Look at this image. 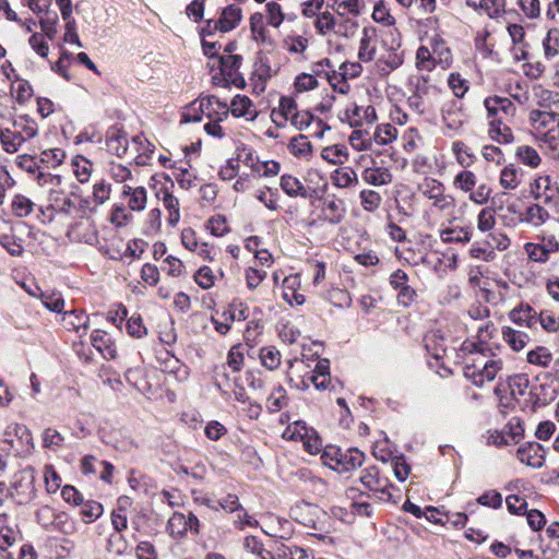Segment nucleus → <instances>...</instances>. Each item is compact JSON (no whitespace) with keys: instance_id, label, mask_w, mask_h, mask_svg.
Returning <instances> with one entry per match:
<instances>
[{"instance_id":"18","label":"nucleus","mask_w":559,"mask_h":559,"mask_svg":"<svg viewBox=\"0 0 559 559\" xmlns=\"http://www.w3.org/2000/svg\"><path fill=\"white\" fill-rule=\"evenodd\" d=\"M425 347L427 352L436 359L442 358L447 353V342L440 330L428 332L425 337Z\"/></svg>"},{"instance_id":"19","label":"nucleus","mask_w":559,"mask_h":559,"mask_svg":"<svg viewBox=\"0 0 559 559\" xmlns=\"http://www.w3.org/2000/svg\"><path fill=\"white\" fill-rule=\"evenodd\" d=\"M40 437L41 445L45 450L57 453L66 448V437L56 428H45Z\"/></svg>"},{"instance_id":"52","label":"nucleus","mask_w":559,"mask_h":559,"mask_svg":"<svg viewBox=\"0 0 559 559\" xmlns=\"http://www.w3.org/2000/svg\"><path fill=\"white\" fill-rule=\"evenodd\" d=\"M66 158V153L61 148L45 150L40 154V162L47 164L48 167H58Z\"/></svg>"},{"instance_id":"9","label":"nucleus","mask_w":559,"mask_h":559,"mask_svg":"<svg viewBox=\"0 0 559 559\" xmlns=\"http://www.w3.org/2000/svg\"><path fill=\"white\" fill-rule=\"evenodd\" d=\"M241 17V9L235 4H230L223 10L218 20H209L207 27H213L214 29L227 33L239 24Z\"/></svg>"},{"instance_id":"6","label":"nucleus","mask_w":559,"mask_h":559,"mask_svg":"<svg viewBox=\"0 0 559 559\" xmlns=\"http://www.w3.org/2000/svg\"><path fill=\"white\" fill-rule=\"evenodd\" d=\"M35 475L33 468H25L14 476L11 489V499L19 506L31 503L36 497Z\"/></svg>"},{"instance_id":"40","label":"nucleus","mask_w":559,"mask_h":559,"mask_svg":"<svg viewBox=\"0 0 559 559\" xmlns=\"http://www.w3.org/2000/svg\"><path fill=\"white\" fill-rule=\"evenodd\" d=\"M396 136V128L390 123H385L377 127L373 134V140L379 145H386L395 140Z\"/></svg>"},{"instance_id":"58","label":"nucleus","mask_w":559,"mask_h":559,"mask_svg":"<svg viewBox=\"0 0 559 559\" xmlns=\"http://www.w3.org/2000/svg\"><path fill=\"white\" fill-rule=\"evenodd\" d=\"M127 332L135 338H142L147 334V330L139 314H133L127 320Z\"/></svg>"},{"instance_id":"37","label":"nucleus","mask_w":559,"mask_h":559,"mask_svg":"<svg viewBox=\"0 0 559 559\" xmlns=\"http://www.w3.org/2000/svg\"><path fill=\"white\" fill-rule=\"evenodd\" d=\"M496 225V210L491 206L484 207L477 215V229L480 233H488Z\"/></svg>"},{"instance_id":"56","label":"nucleus","mask_w":559,"mask_h":559,"mask_svg":"<svg viewBox=\"0 0 559 559\" xmlns=\"http://www.w3.org/2000/svg\"><path fill=\"white\" fill-rule=\"evenodd\" d=\"M146 190L144 187H136L129 198L128 206L131 211H143L146 206Z\"/></svg>"},{"instance_id":"26","label":"nucleus","mask_w":559,"mask_h":559,"mask_svg":"<svg viewBox=\"0 0 559 559\" xmlns=\"http://www.w3.org/2000/svg\"><path fill=\"white\" fill-rule=\"evenodd\" d=\"M353 117L349 115V110H346V116L350 119V126L361 124L364 119L367 123H372L377 119L376 109L372 106L360 107L355 106L353 109Z\"/></svg>"},{"instance_id":"49","label":"nucleus","mask_w":559,"mask_h":559,"mask_svg":"<svg viewBox=\"0 0 559 559\" xmlns=\"http://www.w3.org/2000/svg\"><path fill=\"white\" fill-rule=\"evenodd\" d=\"M524 250L530 260L538 263H545L549 260L547 249L542 243L527 242L524 246Z\"/></svg>"},{"instance_id":"22","label":"nucleus","mask_w":559,"mask_h":559,"mask_svg":"<svg viewBox=\"0 0 559 559\" xmlns=\"http://www.w3.org/2000/svg\"><path fill=\"white\" fill-rule=\"evenodd\" d=\"M280 186L282 190L292 198H311V194L308 192V189L301 183V181L292 176V175H283L281 177Z\"/></svg>"},{"instance_id":"3","label":"nucleus","mask_w":559,"mask_h":559,"mask_svg":"<svg viewBox=\"0 0 559 559\" xmlns=\"http://www.w3.org/2000/svg\"><path fill=\"white\" fill-rule=\"evenodd\" d=\"M543 109H533L528 121L537 132L539 141L555 148L559 142V115L542 105Z\"/></svg>"},{"instance_id":"35","label":"nucleus","mask_w":559,"mask_h":559,"mask_svg":"<svg viewBox=\"0 0 559 559\" xmlns=\"http://www.w3.org/2000/svg\"><path fill=\"white\" fill-rule=\"evenodd\" d=\"M515 156L518 159L532 168H536L539 166L542 158L538 155L537 151L528 145H522L516 148Z\"/></svg>"},{"instance_id":"7","label":"nucleus","mask_w":559,"mask_h":559,"mask_svg":"<svg viewBox=\"0 0 559 559\" xmlns=\"http://www.w3.org/2000/svg\"><path fill=\"white\" fill-rule=\"evenodd\" d=\"M489 121L499 120L509 123L516 112V106L507 97H487L484 102Z\"/></svg>"},{"instance_id":"38","label":"nucleus","mask_w":559,"mask_h":559,"mask_svg":"<svg viewBox=\"0 0 559 559\" xmlns=\"http://www.w3.org/2000/svg\"><path fill=\"white\" fill-rule=\"evenodd\" d=\"M81 506L82 508L80 510V515L85 523H92L96 521L104 511L102 503L94 500L83 502Z\"/></svg>"},{"instance_id":"36","label":"nucleus","mask_w":559,"mask_h":559,"mask_svg":"<svg viewBox=\"0 0 559 559\" xmlns=\"http://www.w3.org/2000/svg\"><path fill=\"white\" fill-rule=\"evenodd\" d=\"M520 182V170L514 165L510 164L501 170L500 185L504 189L514 190L519 187Z\"/></svg>"},{"instance_id":"46","label":"nucleus","mask_w":559,"mask_h":559,"mask_svg":"<svg viewBox=\"0 0 559 559\" xmlns=\"http://www.w3.org/2000/svg\"><path fill=\"white\" fill-rule=\"evenodd\" d=\"M222 316L226 321H245L249 317V307L242 302H233Z\"/></svg>"},{"instance_id":"54","label":"nucleus","mask_w":559,"mask_h":559,"mask_svg":"<svg viewBox=\"0 0 559 559\" xmlns=\"http://www.w3.org/2000/svg\"><path fill=\"white\" fill-rule=\"evenodd\" d=\"M321 156L331 164H342L346 158V148L344 146H328L322 150Z\"/></svg>"},{"instance_id":"31","label":"nucleus","mask_w":559,"mask_h":559,"mask_svg":"<svg viewBox=\"0 0 559 559\" xmlns=\"http://www.w3.org/2000/svg\"><path fill=\"white\" fill-rule=\"evenodd\" d=\"M332 181L338 188H348L358 182V177L352 168L342 167L334 171Z\"/></svg>"},{"instance_id":"55","label":"nucleus","mask_w":559,"mask_h":559,"mask_svg":"<svg viewBox=\"0 0 559 559\" xmlns=\"http://www.w3.org/2000/svg\"><path fill=\"white\" fill-rule=\"evenodd\" d=\"M467 5L481 9L491 19L498 17L503 11L502 5L497 0H480L479 3L468 1Z\"/></svg>"},{"instance_id":"50","label":"nucleus","mask_w":559,"mask_h":559,"mask_svg":"<svg viewBox=\"0 0 559 559\" xmlns=\"http://www.w3.org/2000/svg\"><path fill=\"white\" fill-rule=\"evenodd\" d=\"M469 255L485 262H491L496 259L495 251L484 241V243L474 242L469 248Z\"/></svg>"},{"instance_id":"43","label":"nucleus","mask_w":559,"mask_h":559,"mask_svg":"<svg viewBox=\"0 0 559 559\" xmlns=\"http://www.w3.org/2000/svg\"><path fill=\"white\" fill-rule=\"evenodd\" d=\"M548 217L549 214L543 206L533 204L527 207L524 221L534 226H540L547 221Z\"/></svg>"},{"instance_id":"28","label":"nucleus","mask_w":559,"mask_h":559,"mask_svg":"<svg viewBox=\"0 0 559 559\" xmlns=\"http://www.w3.org/2000/svg\"><path fill=\"white\" fill-rule=\"evenodd\" d=\"M71 166L75 177L81 183H85L90 180L93 165L87 158L78 155L72 159Z\"/></svg>"},{"instance_id":"14","label":"nucleus","mask_w":559,"mask_h":559,"mask_svg":"<svg viewBox=\"0 0 559 559\" xmlns=\"http://www.w3.org/2000/svg\"><path fill=\"white\" fill-rule=\"evenodd\" d=\"M199 108L209 119H226L229 115L227 104L214 95L202 98Z\"/></svg>"},{"instance_id":"17","label":"nucleus","mask_w":559,"mask_h":559,"mask_svg":"<svg viewBox=\"0 0 559 559\" xmlns=\"http://www.w3.org/2000/svg\"><path fill=\"white\" fill-rule=\"evenodd\" d=\"M298 111L297 103L294 98L282 96L280 98L278 107L272 110L271 118L278 128H283L284 122H277V117L283 118L284 121H290Z\"/></svg>"},{"instance_id":"12","label":"nucleus","mask_w":559,"mask_h":559,"mask_svg":"<svg viewBox=\"0 0 559 559\" xmlns=\"http://www.w3.org/2000/svg\"><path fill=\"white\" fill-rule=\"evenodd\" d=\"M93 347L107 360L117 357V347L111 336L104 330L96 329L91 334Z\"/></svg>"},{"instance_id":"2","label":"nucleus","mask_w":559,"mask_h":559,"mask_svg":"<svg viewBox=\"0 0 559 559\" xmlns=\"http://www.w3.org/2000/svg\"><path fill=\"white\" fill-rule=\"evenodd\" d=\"M412 94L407 98V106L418 116L430 112L440 96L439 87L433 84L427 74L419 75L411 81Z\"/></svg>"},{"instance_id":"62","label":"nucleus","mask_w":559,"mask_h":559,"mask_svg":"<svg viewBox=\"0 0 559 559\" xmlns=\"http://www.w3.org/2000/svg\"><path fill=\"white\" fill-rule=\"evenodd\" d=\"M317 119L309 110H299L297 114H295V117L290 120V123L297 129V130H307L312 122H314Z\"/></svg>"},{"instance_id":"32","label":"nucleus","mask_w":559,"mask_h":559,"mask_svg":"<svg viewBox=\"0 0 559 559\" xmlns=\"http://www.w3.org/2000/svg\"><path fill=\"white\" fill-rule=\"evenodd\" d=\"M0 141L8 153L16 152L24 143L22 133L11 131L10 129H3L0 131Z\"/></svg>"},{"instance_id":"10","label":"nucleus","mask_w":559,"mask_h":559,"mask_svg":"<svg viewBox=\"0 0 559 559\" xmlns=\"http://www.w3.org/2000/svg\"><path fill=\"white\" fill-rule=\"evenodd\" d=\"M218 63L224 76L233 80L234 84L238 87L245 86V79L238 72L242 63V57L240 55L219 56Z\"/></svg>"},{"instance_id":"41","label":"nucleus","mask_w":559,"mask_h":559,"mask_svg":"<svg viewBox=\"0 0 559 559\" xmlns=\"http://www.w3.org/2000/svg\"><path fill=\"white\" fill-rule=\"evenodd\" d=\"M485 242L488 245V247L491 248L492 251H495V249L503 251L508 249L511 243L506 234L496 229L488 231Z\"/></svg>"},{"instance_id":"63","label":"nucleus","mask_w":559,"mask_h":559,"mask_svg":"<svg viewBox=\"0 0 559 559\" xmlns=\"http://www.w3.org/2000/svg\"><path fill=\"white\" fill-rule=\"evenodd\" d=\"M392 467L396 479L400 481H404L411 473V466L403 456H395L392 460Z\"/></svg>"},{"instance_id":"30","label":"nucleus","mask_w":559,"mask_h":559,"mask_svg":"<svg viewBox=\"0 0 559 559\" xmlns=\"http://www.w3.org/2000/svg\"><path fill=\"white\" fill-rule=\"evenodd\" d=\"M287 403L288 399L286 395V390L282 385H278L274 388L271 394L269 395L266 401V407L270 413H277L282 408L287 406Z\"/></svg>"},{"instance_id":"15","label":"nucleus","mask_w":559,"mask_h":559,"mask_svg":"<svg viewBox=\"0 0 559 559\" xmlns=\"http://www.w3.org/2000/svg\"><path fill=\"white\" fill-rule=\"evenodd\" d=\"M321 212L326 222L336 225L343 221L346 207L342 200L335 197H326L323 200Z\"/></svg>"},{"instance_id":"21","label":"nucleus","mask_w":559,"mask_h":559,"mask_svg":"<svg viewBox=\"0 0 559 559\" xmlns=\"http://www.w3.org/2000/svg\"><path fill=\"white\" fill-rule=\"evenodd\" d=\"M49 206L47 211H52L59 214L71 215L75 207L74 202L70 197L64 195L61 191L51 189L49 193Z\"/></svg>"},{"instance_id":"39","label":"nucleus","mask_w":559,"mask_h":559,"mask_svg":"<svg viewBox=\"0 0 559 559\" xmlns=\"http://www.w3.org/2000/svg\"><path fill=\"white\" fill-rule=\"evenodd\" d=\"M311 143L304 134L294 136L289 144L288 150L295 157L306 156L311 152Z\"/></svg>"},{"instance_id":"24","label":"nucleus","mask_w":559,"mask_h":559,"mask_svg":"<svg viewBox=\"0 0 559 559\" xmlns=\"http://www.w3.org/2000/svg\"><path fill=\"white\" fill-rule=\"evenodd\" d=\"M489 135L491 140L500 144H509L514 141L509 123H502L499 120L489 121Z\"/></svg>"},{"instance_id":"16","label":"nucleus","mask_w":559,"mask_h":559,"mask_svg":"<svg viewBox=\"0 0 559 559\" xmlns=\"http://www.w3.org/2000/svg\"><path fill=\"white\" fill-rule=\"evenodd\" d=\"M129 141L127 133L119 128H110L106 134V146L108 152L122 157L128 151Z\"/></svg>"},{"instance_id":"29","label":"nucleus","mask_w":559,"mask_h":559,"mask_svg":"<svg viewBox=\"0 0 559 559\" xmlns=\"http://www.w3.org/2000/svg\"><path fill=\"white\" fill-rule=\"evenodd\" d=\"M503 340L508 343V345L515 352L522 350L526 342L528 340L527 335L524 332L516 331L512 328H503L502 330Z\"/></svg>"},{"instance_id":"59","label":"nucleus","mask_w":559,"mask_h":559,"mask_svg":"<svg viewBox=\"0 0 559 559\" xmlns=\"http://www.w3.org/2000/svg\"><path fill=\"white\" fill-rule=\"evenodd\" d=\"M40 298L43 305L50 311L61 312L64 307V299L59 293H41Z\"/></svg>"},{"instance_id":"42","label":"nucleus","mask_w":559,"mask_h":559,"mask_svg":"<svg viewBox=\"0 0 559 559\" xmlns=\"http://www.w3.org/2000/svg\"><path fill=\"white\" fill-rule=\"evenodd\" d=\"M34 203L22 194H16L11 204L12 212L17 217H26L33 211Z\"/></svg>"},{"instance_id":"33","label":"nucleus","mask_w":559,"mask_h":559,"mask_svg":"<svg viewBox=\"0 0 559 559\" xmlns=\"http://www.w3.org/2000/svg\"><path fill=\"white\" fill-rule=\"evenodd\" d=\"M452 152L462 167L467 168L474 163L475 155L464 142L454 141L452 143Z\"/></svg>"},{"instance_id":"20","label":"nucleus","mask_w":559,"mask_h":559,"mask_svg":"<svg viewBox=\"0 0 559 559\" xmlns=\"http://www.w3.org/2000/svg\"><path fill=\"white\" fill-rule=\"evenodd\" d=\"M537 312L530 305H521L510 312V319L519 325H525L531 329L537 326Z\"/></svg>"},{"instance_id":"60","label":"nucleus","mask_w":559,"mask_h":559,"mask_svg":"<svg viewBox=\"0 0 559 559\" xmlns=\"http://www.w3.org/2000/svg\"><path fill=\"white\" fill-rule=\"evenodd\" d=\"M448 83L453 94L461 98L468 91V82L463 79L459 73H451Z\"/></svg>"},{"instance_id":"11","label":"nucleus","mask_w":559,"mask_h":559,"mask_svg":"<svg viewBox=\"0 0 559 559\" xmlns=\"http://www.w3.org/2000/svg\"><path fill=\"white\" fill-rule=\"evenodd\" d=\"M516 456L521 463L533 468H540L544 465V450L537 442H526L516 451Z\"/></svg>"},{"instance_id":"51","label":"nucleus","mask_w":559,"mask_h":559,"mask_svg":"<svg viewBox=\"0 0 559 559\" xmlns=\"http://www.w3.org/2000/svg\"><path fill=\"white\" fill-rule=\"evenodd\" d=\"M111 186L104 180L93 186L92 200L96 206L103 205L110 198Z\"/></svg>"},{"instance_id":"25","label":"nucleus","mask_w":559,"mask_h":559,"mask_svg":"<svg viewBox=\"0 0 559 559\" xmlns=\"http://www.w3.org/2000/svg\"><path fill=\"white\" fill-rule=\"evenodd\" d=\"M473 236L471 226L445 228L440 231V238L443 242H468Z\"/></svg>"},{"instance_id":"4","label":"nucleus","mask_w":559,"mask_h":559,"mask_svg":"<svg viewBox=\"0 0 559 559\" xmlns=\"http://www.w3.org/2000/svg\"><path fill=\"white\" fill-rule=\"evenodd\" d=\"M322 459L324 464L337 473H347L362 465L365 453L357 448L342 450L338 447H329L324 450Z\"/></svg>"},{"instance_id":"48","label":"nucleus","mask_w":559,"mask_h":559,"mask_svg":"<svg viewBox=\"0 0 559 559\" xmlns=\"http://www.w3.org/2000/svg\"><path fill=\"white\" fill-rule=\"evenodd\" d=\"M416 67L420 71H431L436 67V60L432 58L429 49L420 46L416 52Z\"/></svg>"},{"instance_id":"44","label":"nucleus","mask_w":559,"mask_h":559,"mask_svg":"<svg viewBox=\"0 0 559 559\" xmlns=\"http://www.w3.org/2000/svg\"><path fill=\"white\" fill-rule=\"evenodd\" d=\"M382 198L379 192L374 190H362L360 192V203L365 211L374 212L380 207Z\"/></svg>"},{"instance_id":"57","label":"nucleus","mask_w":559,"mask_h":559,"mask_svg":"<svg viewBox=\"0 0 559 559\" xmlns=\"http://www.w3.org/2000/svg\"><path fill=\"white\" fill-rule=\"evenodd\" d=\"M326 80L334 91L341 94H346L349 91V84L347 83L348 78L338 74V71L331 69V72H326Z\"/></svg>"},{"instance_id":"34","label":"nucleus","mask_w":559,"mask_h":559,"mask_svg":"<svg viewBox=\"0 0 559 559\" xmlns=\"http://www.w3.org/2000/svg\"><path fill=\"white\" fill-rule=\"evenodd\" d=\"M259 357L262 366L269 370H275L281 365V353L274 346L262 347Z\"/></svg>"},{"instance_id":"53","label":"nucleus","mask_w":559,"mask_h":559,"mask_svg":"<svg viewBox=\"0 0 559 559\" xmlns=\"http://www.w3.org/2000/svg\"><path fill=\"white\" fill-rule=\"evenodd\" d=\"M364 36L360 39L358 58L362 62H369L373 59L376 47L371 45V39L368 35V31L364 28Z\"/></svg>"},{"instance_id":"47","label":"nucleus","mask_w":559,"mask_h":559,"mask_svg":"<svg viewBox=\"0 0 559 559\" xmlns=\"http://www.w3.org/2000/svg\"><path fill=\"white\" fill-rule=\"evenodd\" d=\"M252 106V102L249 97L237 95L233 98L229 112L234 117H243L246 115H249V109Z\"/></svg>"},{"instance_id":"64","label":"nucleus","mask_w":559,"mask_h":559,"mask_svg":"<svg viewBox=\"0 0 559 559\" xmlns=\"http://www.w3.org/2000/svg\"><path fill=\"white\" fill-rule=\"evenodd\" d=\"M537 324L547 332H557L559 330V320L546 311L537 314Z\"/></svg>"},{"instance_id":"5","label":"nucleus","mask_w":559,"mask_h":559,"mask_svg":"<svg viewBox=\"0 0 559 559\" xmlns=\"http://www.w3.org/2000/svg\"><path fill=\"white\" fill-rule=\"evenodd\" d=\"M359 481L369 492L367 496L369 498L389 502L392 500L393 496L391 489L393 485L389 480V478L381 476L379 468L374 465L364 468L360 472Z\"/></svg>"},{"instance_id":"27","label":"nucleus","mask_w":559,"mask_h":559,"mask_svg":"<svg viewBox=\"0 0 559 559\" xmlns=\"http://www.w3.org/2000/svg\"><path fill=\"white\" fill-rule=\"evenodd\" d=\"M166 530L173 538H182L187 534L186 514L175 512L168 520Z\"/></svg>"},{"instance_id":"13","label":"nucleus","mask_w":559,"mask_h":559,"mask_svg":"<svg viewBox=\"0 0 559 559\" xmlns=\"http://www.w3.org/2000/svg\"><path fill=\"white\" fill-rule=\"evenodd\" d=\"M62 325L68 331H75L80 337L86 335L90 328V318L82 310H71L62 313Z\"/></svg>"},{"instance_id":"45","label":"nucleus","mask_w":559,"mask_h":559,"mask_svg":"<svg viewBox=\"0 0 559 559\" xmlns=\"http://www.w3.org/2000/svg\"><path fill=\"white\" fill-rule=\"evenodd\" d=\"M476 183V175L469 170H462L454 178V186L464 192H472Z\"/></svg>"},{"instance_id":"61","label":"nucleus","mask_w":559,"mask_h":559,"mask_svg":"<svg viewBox=\"0 0 559 559\" xmlns=\"http://www.w3.org/2000/svg\"><path fill=\"white\" fill-rule=\"evenodd\" d=\"M294 86L298 93H302L316 88L318 81L313 74L301 73L296 78Z\"/></svg>"},{"instance_id":"23","label":"nucleus","mask_w":559,"mask_h":559,"mask_svg":"<svg viewBox=\"0 0 559 559\" xmlns=\"http://www.w3.org/2000/svg\"><path fill=\"white\" fill-rule=\"evenodd\" d=\"M361 178L368 185L384 186L392 181V174L385 167H367Z\"/></svg>"},{"instance_id":"8","label":"nucleus","mask_w":559,"mask_h":559,"mask_svg":"<svg viewBox=\"0 0 559 559\" xmlns=\"http://www.w3.org/2000/svg\"><path fill=\"white\" fill-rule=\"evenodd\" d=\"M420 189L423 194L432 200V205L440 211L448 210L454 205V199L444 194L442 183L435 179L426 181Z\"/></svg>"},{"instance_id":"1","label":"nucleus","mask_w":559,"mask_h":559,"mask_svg":"<svg viewBox=\"0 0 559 559\" xmlns=\"http://www.w3.org/2000/svg\"><path fill=\"white\" fill-rule=\"evenodd\" d=\"M463 350L468 353L464 358L463 374L478 388L493 381L503 368V360L486 344L464 342Z\"/></svg>"}]
</instances>
